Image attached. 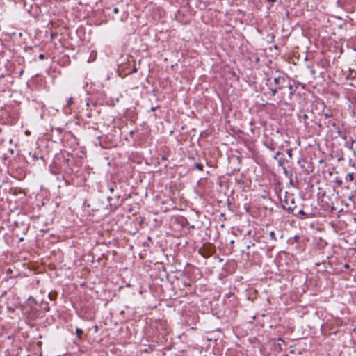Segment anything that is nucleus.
<instances>
[{
  "mask_svg": "<svg viewBox=\"0 0 356 356\" xmlns=\"http://www.w3.org/2000/svg\"><path fill=\"white\" fill-rule=\"evenodd\" d=\"M273 82L277 86H282V85L285 82V79L283 76L275 77Z\"/></svg>",
  "mask_w": 356,
  "mask_h": 356,
  "instance_id": "1",
  "label": "nucleus"
},
{
  "mask_svg": "<svg viewBox=\"0 0 356 356\" xmlns=\"http://www.w3.org/2000/svg\"><path fill=\"white\" fill-rule=\"evenodd\" d=\"M282 88V86H277L275 88H270L269 94L270 96H275L276 93Z\"/></svg>",
  "mask_w": 356,
  "mask_h": 356,
  "instance_id": "2",
  "label": "nucleus"
},
{
  "mask_svg": "<svg viewBox=\"0 0 356 356\" xmlns=\"http://www.w3.org/2000/svg\"><path fill=\"white\" fill-rule=\"evenodd\" d=\"M74 103L73 98L70 97L67 100V105L65 107V113H70V109H68L67 107L71 106Z\"/></svg>",
  "mask_w": 356,
  "mask_h": 356,
  "instance_id": "3",
  "label": "nucleus"
},
{
  "mask_svg": "<svg viewBox=\"0 0 356 356\" xmlns=\"http://www.w3.org/2000/svg\"><path fill=\"white\" fill-rule=\"evenodd\" d=\"M345 179L346 181H353L354 180V173L350 172L346 175Z\"/></svg>",
  "mask_w": 356,
  "mask_h": 356,
  "instance_id": "4",
  "label": "nucleus"
},
{
  "mask_svg": "<svg viewBox=\"0 0 356 356\" xmlns=\"http://www.w3.org/2000/svg\"><path fill=\"white\" fill-rule=\"evenodd\" d=\"M48 296L51 300H54L57 297V293L56 291H51L49 293Z\"/></svg>",
  "mask_w": 356,
  "mask_h": 356,
  "instance_id": "5",
  "label": "nucleus"
},
{
  "mask_svg": "<svg viewBox=\"0 0 356 356\" xmlns=\"http://www.w3.org/2000/svg\"><path fill=\"white\" fill-rule=\"evenodd\" d=\"M83 330H82L81 328H78V327H77V328L76 329V334L77 337H78L79 339H81L82 335H83Z\"/></svg>",
  "mask_w": 356,
  "mask_h": 356,
  "instance_id": "6",
  "label": "nucleus"
},
{
  "mask_svg": "<svg viewBox=\"0 0 356 356\" xmlns=\"http://www.w3.org/2000/svg\"><path fill=\"white\" fill-rule=\"evenodd\" d=\"M298 214L301 215V216H303L304 218H309L311 217L310 215L306 213L303 210H300L298 211Z\"/></svg>",
  "mask_w": 356,
  "mask_h": 356,
  "instance_id": "7",
  "label": "nucleus"
},
{
  "mask_svg": "<svg viewBox=\"0 0 356 356\" xmlns=\"http://www.w3.org/2000/svg\"><path fill=\"white\" fill-rule=\"evenodd\" d=\"M195 168H196L197 169H198L199 170H201V171H202V170H203V168H204V166H203V165H202V163H196L195 164Z\"/></svg>",
  "mask_w": 356,
  "mask_h": 356,
  "instance_id": "8",
  "label": "nucleus"
},
{
  "mask_svg": "<svg viewBox=\"0 0 356 356\" xmlns=\"http://www.w3.org/2000/svg\"><path fill=\"white\" fill-rule=\"evenodd\" d=\"M270 236L271 239L276 241L275 233L274 232V231H271L270 232Z\"/></svg>",
  "mask_w": 356,
  "mask_h": 356,
  "instance_id": "9",
  "label": "nucleus"
},
{
  "mask_svg": "<svg viewBox=\"0 0 356 356\" xmlns=\"http://www.w3.org/2000/svg\"><path fill=\"white\" fill-rule=\"evenodd\" d=\"M138 72V69L136 66H134L131 72V73H136Z\"/></svg>",
  "mask_w": 356,
  "mask_h": 356,
  "instance_id": "10",
  "label": "nucleus"
},
{
  "mask_svg": "<svg viewBox=\"0 0 356 356\" xmlns=\"http://www.w3.org/2000/svg\"><path fill=\"white\" fill-rule=\"evenodd\" d=\"M44 58H45V56L44 54H41L39 55V58L40 60H43V59H44Z\"/></svg>",
  "mask_w": 356,
  "mask_h": 356,
  "instance_id": "11",
  "label": "nucleus"
},
{
  "mask_svg": "<svg viewBox=\"0 0 356 356\" xmlns=\"http://www.w3.org/2000/svg\"><path fill=\"white\" fill-rule=\"evenodd\" d=\"M113 12H114V13L117 14V13H119V9H118V8H115L113 9Z\"/></svg>",
  "mask_w": 356,
  "mask_h": 356,
  "instance_id": "12",
  "label": "nucleus"
},
{
  "mask_svg": "<svg viewBox=\"0 0 356 356\" xmlns=\"http://www.w3.org/2000/svg\"><path fill=\"white\" fill-rule=\"evenodd\" d=\"M344 268H346V269H348V268H350L349 264H346L344 265Z\"/></svg>",
  "mask_w": 356,
  "mask_h": 356,
  "instance_id": "13",
  "label": "nucleus"
},
{
  "mask_svg": "<svg viewBox=\"0 0 356 356\" xmlns=\"http://www.w3.org/2000/svg\"><path fill=\"white\" fill-rule=\"evenodd\" d=\"M324 116H325V118H328L330 116H331V115H329L327 113H325Z\"/></svg>",
  "mask_w": 356,
  "mask_h": 356,
  "instance_id": "14",
  "label": "nucleus"
},
{
  "mask_svg": "<svg viewBox=\"0 0 356 356\" xmlns=\"http://www.w3.org/2000/svg\"><path fill=\"white\" fill-rule=\"evenodd\" d=\"M269 3H275L277 0H266Z\"/></svg>",
  "mask_w": 356,
  "mask_h": 356,
  "instance_id": "15",
  "label": "nucleus"
},
{
  "mask_svg": "<svg viewBox=\"0 0 356 356\" xmlns=\"http://www.w3.org/2000/svg\"><path fill=\"white\" fill-rule=\"evenodd\" d=\"M289 88L290 90H291V89H292V85H289Z\"/></svg>",
  "mask_w": 356,
  "mask_h": 356,
  "instance_id": "16",
  "label": "nucleus"
},
{
  "mask_svg": "<svg viewBox=\"0 0 356 356\" xmlns=\"http://www.w3.org/2000/svg\"><path fill=\"white\" fill-rule=\"evenodd\" d=\"M354 243H355V245H356V241H355Z\"/></svg>",
  "mask_w": 356,
  "mask_h": 356,
  "instance_id": "17",
  "label": "nucleus"
}]
</instances>
